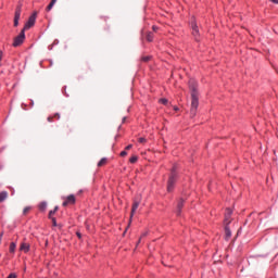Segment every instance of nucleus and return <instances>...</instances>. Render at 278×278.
Masks as SVG:
<instances>
[{"instance_id":"bb28decb","label":"nucleus","mask_w":278,"mask_h":278,"mask_svg":"<svg viewBox=\"0 0 278 278\" xmlns=\"http://www.w3.org/2000/svg\"><path fill=\"white\" fill-rule=\"evenodd\" d=\"M30 207L29 206H26L24 210H23V214H27V212H29Z\"/></svg>"},{"instance_id":"f704fd0d","label":"nucleus","mask_w":278,"mask_h":278,"mask_svg":"<svg viewBox=\"0 0 278 278\" xmlns=\"http://www.w3.org/2000/svg\"><path fill=\"white\" fill-rule=\"evenodd\" d=\"M125 121H126V119H125V117H124V118H123V123H125Z\"/></svg>"},{"instance_id":"2f4dec72","label":"nucleus","mask_w":278,"mask_h":278,"mask_svg":"<svg viewBox=\"0 0 278 278\" xmlns=\"http://www.w3.org/2000/svg\"><path fill=\"white\" fill-rule=\"evenodd\" d=\"M77 238L81 239V233L80 232H76Z\"/></svg>"},{"instance_id":"f257e3e1","label":"nucleus","mask_w":278,"mask_h":278,"mask_svg":"<svg viewBox=\"0 0 278 278\" xmlns=\"http://www.w3.org/2000/svg\"><path fill=\"white\" fill-rule=\"evenodd\" d=\"M189 90L191 93L190 116L194 118V116H197V110L199 108V84L193 78L189 79Z\"/></svg>"},{"instance_id":"0eeeda50","label":"nucleus","mask_w":278,"mask_h":278,"mask_svg":"<svg viewBox=\"0 0 278 278\" xmlns=\"http://www.w3.org/2000/svg\"><path fill=\"white\" fill-rule=\"evenodd\" d=\"M66 205H75V197L73 194L68 195L63 202V207H66Z\"/></svg>"},{"instance_id":"a878e982","label":"nucleus","mask_w":278,"mask_h":278,"mask_svg":"<svg viewBox=\"0 0 278 278\" xmlns=\"http://www.w3.org/2000/svg\"><path fill=\"white\" fill-rule=\"evenodd\" d=\"M52 118H56V121H60V113H55Z\"/></svg>"},{"instance_id":"4468645a","label":"nucleus","mask_w":278,"mask_h":278,"mask_svg":"<svg viewBox=\"0 0 278 278\" xmlns=\"http://www.w3.org/2000/svg\"><path fill=\"white\" fill-rule=\"evenodd\" d=\"M58 0H51V2L49 3V5L47 7V12H51V10H53V7L55 5Z\"/></svg>"},{"instance_id":"ddd939ff","label":"nucleus","mask_w":278,"mask_h":278,"mask_svg":"<svg viewBox=\"0 0 278 278\" xmlns=\"http://www.w3.org/2000/svg\"><path fill=\"white\" fill-rule=\"evenodd\" d=\"M8 199V191L0 192V203H3Z\"/></svg>"},{"instance_id":"39448f33","label":"nucleus","mask_w":278,"mask_h":278,"mask_svg":"<svg viewBox=\"0 0 278 278\" xmlns=\"http://www.w3.org/2000/svg\"><path fill=\"white\" fill-rule=\"evenodd\" d=\"M21 4L16 7V10H15V15H14V27H18V21H21Z\"/></svg>"},{"instance_id":"473e14b6","label":"nucleus","mask_w":278,"mask_h":278,"mask_svg":"<svg viewBox=\"0 0 278 278\" xmlns=\"http://www.w3.org/2000/svg\"><path fill=\"white\" fill-rule=\"evenodd\" d=\"M2 238H3V232L0 233V244H1Z\"/></svg>"},{"instance_id":"7ed1b4c3","label":"nucleus","mask_w":278,"mask_h":278,"mask_svg":"<svg viewBox=\"0 0 278 278\" xmlns=\"http://www.w3.org/2000/svg\"><path fill=\"white\" fill-rule=\"evenodd\" d=\"M38 16V12H34L28 21L26 22L25 26H24V31H27V29H31V27H34V25H36V18Z\"/></svg>"},{"instance_id":"9d476101","label":"nucleus","mask_w":278,"mask_h":278,"mask_svg":"<svg viewBox=\"0 0 278 278\" xmlns=\"http://www.w3.org/2000/svg\"><path fill=\"white\" fill-rule=\"evenodd\" d=\"M140 206V202L135 201L132 204V208H131V214H130V218L134 217V214H136V210H138V207Z\"/></svg>"},{"instance_id":"20e7f679","label":"nucleus","mask_w":278,"mask_h":278,"mask_svg":"<svg viewBox=\"0 0 278 278\" xmlns=\"http://www.w3.org/2000/svg\"><path fill=\"white\" fill-rule=\"evenodd\" d=\"M25 42V29H22L18 36L14 38L13 47H21Z\"/></svg>"},{"instance_id":"f8f14e48","label":"nucleus","mask_w":278,"mask_h":278,"mask_svg":"<svg viewBox=\"0 0 278 278\" xmlns=\"http://www.w3.org/2000/svg\"><path fill=\"white\" fill-rule=\"evenodd\" d=\"M20 250L24 251V253H29V243H22Z\"/></svg>"},{"instance_id":"aec40b11","label":"nucleus","mask_w":278,"mask_h":278,"mask_svg":"<svg viewBox=\"0 0 278 278\" xmlns=\"http://www.w3.org/2000/svg\"><path fill=\"white\" fill-rule=\"evenodd\" d=\"M59 207L55 206L54 210L49 212V218H53V214H55V212H58Z\"/></svg>"},{"instance_id":"5701e85b","label":"nucleus","mask_w":278,"mask_h":278,"mask_svg":"<svg viewBox=\"0 0 278 278\" xmlns=\"http://www.w3.org/2000/svg\"><path fill=\"white\" fill-rule=\"evenodd\" d=\"M138 142H140V144H144V142H147V138L140 137V138L138 139Z\"/></svg>"},{"instance_id":"a211bd4d","label":"nucleus","mask_w":278,"mask_h":278,"mask_svg":"<svg viewBox=\"0 0 278 278\" xmlns=\"http://www.w3.org/2000/svg\"><path fill=\"white\" fill-rule=\"evenodd\" d=\"M39 210H40V212H45V210H47V202H41L39 204Z\"/></svg>"},{"instance_id":"f03ea898","label":"nucleus","mask_w":278,"mask_h":278,"mask_svg":"<svg viewBox=\"0 0 278 278\" xmlns=\"http://www.w3.org/2000/svg\"><path fill=\"white\" fill-rule=\"evenodd\" d=\"M175 184H177V166H174L170 170L167 180V192H173V190H175Z\"/></svg>"},{"instance_id":"1a4fd4ad","label":"nucleus","mask_w":278,"mask_h":278,"mask_svg":"<svg viewBox=\"0 0 278 278\" xmlns=\"http://www.w3.org/2000/svg\"><path fill=\"white\" fill-rule=\"evenodd\" d=\"M231 214H233V212L230 208H227L225 213V219H224L226 225H229V223H231Z\"/></svg>"},{"instance_id":"412c9836","label":"nucleus","mask_w":278,"mask_h":278,"mask_svg":"<svg viewBox=\"0 0 278 278\" xmlns=\"http://www.w3.org/2000/svg\"><path fill=\"white\" fill-rule=\"evenodd\" d=\"M129 162H130V164H136V162H138V156H136V155L131 156Z\"/></svg>"},{"instance_id":"4be33fe9","label":"nucleus","mask_w":278,"mask_h":278,"mask_svg":"<svg viewBox=\"0 0 278 278\" xmlns=\"http://www.w3.org/2000/svg\"><path fill=\"white\" fill-rule=\"evenodd\" d=\"M160 103H162L163 105H168V99L163 98L160 100Z\"/></svg>"},{"instance_id":"9b49d317","label":"nucleus","mask_w":278,"mask_h":278,"mask_svg":"<svg viewBox=\"0 0 278 278\" xmlns=\"http://www.w3.org/2000/svg\"><path fill=\"white\" fill-rule=\"evenodd\" d=\"M231 238V229H229V226L226 225L225 227V239L229 240Z\"/></svg>"},{"instance_id":"dca6fc26","label":"nucleus","mask_w":278,"mask_h":278,"mask_svg":"<svg viewBox=\"0 0 278 278\" xmlns=\"http://www.w3.org/2000/svg\"><path fill=\"white\" fill-rule=\"evenodd\" d=\"M146 40L148 42H153V33H147Z\"/></svg>"},{"instance_id":"423d86ee","label":"nucleus","mask_w":278,"mask_h":278,"mask_svg":"<svg viewBox=\"0 0 278 278\" xmlns=\"http://www.w3.org/2000/svg\"><path fill=\"white\" fill-rule=\"evenodd\" d=\"M184 203H186V200H184V198H180L177 203V210H176L177 216H181V210L184 208Z\"/></svg>"},{"instance_id":"2eb2a0df","label":"nucleus","mask_w":278,"mask_h":278,"mask_svg":"<svg viewBox=\"0 0 278 278\" xmlns=\"http://www.w3.org/2000/svg\"><path fill=\"white\" fill-rule=\"evenodd\" d=\"M108 164V159L103 157L99 161L98 166L101 168V166H105Z\"/></svg>"},{"instance_id":"cd10ccee","label":"nucleus","mask_w":278,"mask_h":278,"mask_svg":"<svg viewBox=\"0 0 278 278\" xmlns=\"http://www.w3.org/2000/svg\"><path fill=\"white\" fill-rule=\"evenodd\" d=\"M127 155V151H122L121 152V157H125Z\"/></svg>"},{"instance_id":"c85d7f7f","label":"nucleus","mask_w":278,"mask_h":278,"mask_svg":"<svg viewBox=\"0 0 278 278\" xmlns=\"http://www.w3.org/2000/svg\"><path fill=\"white\" fill-rule=\"evenodd\" d=\"M132 147H134L132 144H128V146L125 148V150H126V151H129L130 149H132Z\"/></svg>"},{"instance_id":"b1692460","label":"nucleus","mask_w":278,"mask_h":278,"mask_svg":"<svg viewBox=\"0 0 278 278\" xmlns=\"http://www.w3.org/2000/svg\"><path fill=\"white\" fill-rule=\"evenodd\" d=\"M50 220H52L53 227H58V220L55 219V217H51Z\"/></svg>"},{"instance_id":"6e6552de","label":"nucleus","mask_w":278,"mask_h":278,"mask_svg":"<svg viewBox=\"0 0 278 278\" xmlns=\"http://www.w3.org/2000/svg\"><path fill=\"white\" fill-rule=\"evenodd\" d=\"M191 29H192V35L197 40V37L199 36V26H197V22L194 21L191 22Z\"/></svg>"},{"instance_id":"72a5a7b5","label":"nucleus","mask_w":278,"mask_h":278,"mask_svg":"<svg viewBox=\"0 0 278 278\" xmlns=\"http://www.w3.org/2000/svg\"><path fill=\"white\" fill-rule=\"evenodd\" d=\"M152 29H153V31H157V27L156 26H153Z\"/></svg>"},{"instance_id":"7c9ffc66","label":"nucleus","mask_w":278,"mask_h":278,"mask_svg":"<svg viewBox=\"0 0 278 278\" xmlns=\"http://www.w3.org/2000/svg\"><path fill=\"white\" fill-rule=\"evenodd\" d=\"M8 278H16V274H10Z\"/></svg>"},{"instance_id":"6ab92c4d","label":"nucleus","mask_w":278,"mask_h":278,"mask_svg":"<svg viewBox=\"0 0 278 278\" xmlns=\"http://www.w3.org/2000/svg\"><path fill=\"white\" fill-rule=\"evenodd\" d=\"M151 58H152L151 55L142 56V58H141V62H146V63H147V62H151Z\"/></svg>"},{"instance_id":"c756f323","label":"nucleus","mask_w":278,"mask_h":278,"mask_svg":"<svg viewBox=\"0 0 278 278\" xmlns=\"http://www.w3.org/2000/svg\"><path fill=\"white\" fill-rule=\"evenodd\" d=\"M48 123H53V116L48 117Z\"/></svg>"},{"instance_id":"393cba45","label":"nucleus","mask_w":278,"mask_h":278,"mask_svg":"<svg viewBox=\"0 0 278 278\" xmlns=\"http://www.w3.org/2000/svg\"><path fill=\"white\" fill-rule=\"evenodd\" d=\"M149 232H143L138 241V244H140V240H142V238H146V236H148Z\"/></svg>"},{"instance_id":"f3484780","label":"nucleus","mask_w":278,"mask_h":278,"mask_svg":"<svg viewBox=\"0 0 278 278\" xmlns=\"http://www.w3.org/2000/svg\"><path fill=\"white\" fill-rule=\"evenodd\" d=\"M9 251H10V253H14L16 251V243L11 242Z\"/></svg>"}]
</instances>
